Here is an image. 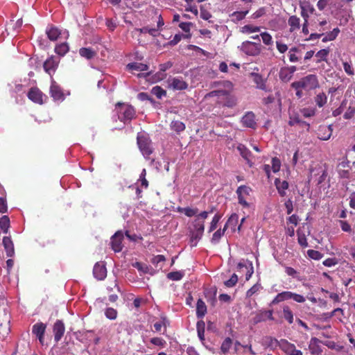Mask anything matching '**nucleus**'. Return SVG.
Returning <instances> with one entry per match:
<instances>
[{
	"mask_svg": "<svg viewBox=\"0 0 355 355\" xmlns=\"http://www.w3.org/2000/svg\"><path fill=\"white\" fill-rule=\"evenodd\" d=\"M207 217L208 212L203 211L198 214L192 221L189 227L191 242L193 243L195 241V243L192 244V245H196L197 241L202 238L205 230V220L207 219Z\"/></svg>",
	"mask_w": 355,
	"mask_h": 355,
	"instance_id": "1",
	"label": "nucleus"
},
{
	"mask_svg": "<svg viewBox=\"0 0 355 355\" xmlns=\"http://www.w3.org/2000/svg\"><path fill=\"white\" fill-rule=\"evenodd\" d=\"M216 97V104L219 106L232 108L236 106L237 100L235 96L225 89L214 90L205 96V98Z\"/></svg>",
	"mask_w": 355,
	"mask_h": 355,
	"instance_id": "2",
	"label": "nucleus"
},
{
	"mask_svg": "<svg viewBox=\"0 0 355 355\" xmlns=\"http://www.w3.org/2000/svg\"><path fill=\"white\" fill-rule=\"evenodd\" d=\"M318 87L319 82L317 76L314 74H309L291 84V87L293 89H303L308 91L313 90Z\"/></svg>",
	"mask_w": 355,
	"mask_h": 355,
	"instance_id": "3",
	"label": "nucleus"
},
{
	"mask_svg": "<svg viewBox=\"0 0 355 355\" xmlns=\"http://www.w3.org/2000/svg\"><path fill=\"white\" fill-rule=\"evenodd\" d=\"M119 119L125 123L127 121H131L135 117L136 112L135 108L130 105H125L121 103L116 104Z\"/></svg>",
	"mask_w": 355,
	"mask_h": 355,
	"instance_id": "4",
	"label": "nucleus"
},
{
	"mask_svg": "<svg viewBox=\"0 0 355 355\" xmlns=\"http://www.w3.org/2000/svg\"><path fill=\"white\" fill-rule=\"evenodd\" d=\"M137 145L142 155L147 159L153 152L152 142L150 138L143 134L139 133L137 137Z\"/></svg>",
	"mask_w": 355,
	"mask_h": 355,
	"instance_id": "5",
	"label": "nucleus"
},
{
	"mask_svg": "<svg viewBox=\"0 0 355 355\" xmlns=\"http://www.w3.org/2000/svg\"><path fill=\"white\" fill-rule=\"evenodd\" d=\"M251 192L252 189L245 185L239 186L236 191L238 197V202L243 208H249L250 207V203L248 202V200L250 197Z\"/></svg>",
	"mask_w": 355,
	"mask_h": 355,
	"instance_id": "6",
	"label": "nucleus"
},
{
	"mask_svg": "<svg viewBox=\"0 0 355 355\" xmlns=\"http://www.w3.org/2000/svg\"><path fill=\"white\" fill-rule=\"evenodd\" d=\"M254 315L252 318L251 321L253 324H257L258 323L266 322L267 320L274 321L275 318L273 316V310H265L260 309L255 311L253 313Z\"/></svg>",
	"mask_w": 355,
	"mask_h": 355,
	"instance_id": "7",
	"label": "nucleus"
},
{
	"mask_svg": "<svg viewBox=\"0 0 355 355\" xmlns=\"http://www.w3.org/2000/svg\"><path fill=\"white\" fill-rule=\"evenodd\" d=\"M261 46L260 42L256 43L246 41L243 42L241 49L245 54L254 56L260 53Z\"/></svg>",
	"mask_w": 355,
	"mask_h": 355,
	"instance_id": "8",
	"label": "nucleus"
},
{
	"mask_svg": "<svg viewBox=\"0 0 355 355\" xmlns=\"http://www.w3.org/2000/svg\"><path fill=\"white\" fill-rule=\"evenodd\" d=\"M276 341L278 343L279 348L287 355H302V352L299 349H296L295 345L289 343L288 340L282 339L279 341L276 340Z\"/></svg>",
	"mask_w": 355,
	"mask_h": 355,
	"instance_id": "9",
	"label": "nucleus"
},
{
	"mask_svg": "<svg viewBox=\"0 0 355 355\" xmlns=\"http://www.w3.org/2000/svg\"><path fill=\"white\" fill-rule=\"evenodd\" d=\"M123 240V234L121 231L116 232L111 238V246L112 249L119 252L122 250L123 245L122 241Z\"/></svg>",
	"mask_w": 355,
	"mask_h": 355,
	"instance_id": "10",
	"label": "nucleus"
},
{
	"mask_svg": "<svg viewBox=\"0 0 355 355\" xmlns=\"http://www.w3.org/2000/svg\"><path fill=\"white\" fill-rule=\"evenodd\" d=\"M332 132L331 125H320L317 131V137L320 140L327 141L331 138Z\"/></svg>",
	"mask_w": 355,
	"mask_h": 355,
	"instance_id": "11",
	"label": "nucleus"
},
{
	"mask_svg": "<svg viewBox=\"0 0 355 355\" xmlns=\"http://www.w3.org/2000/svg\"><path fill=\"white\" fill-rule=\"evenodd\" d=\"M93 275L98 280H103L107 276V269L103 262H97L93 268Z\"/></svg>",
	"mask_w": 355,
	"mask_h": 355,
	"instance_id": "12",
	"label": "nucleus"
},
{
	"mask_svg": "<svg viewBox=\"0 0 355 355\" xmlns=\"http://www.w3.org/2000/svg\"><path fill=\"white\" fill-rule=\"evenodd\" d=\"M53 331L54 334V340L58 343L61 340L65 331L64 324L62 320H58L55 322Z\"/></svg>",
	"mask_w": 355,
	"mask_h": 355,
	"instance_id": "13",
	"label": "nucleus"
},
{
	"mask_svg": "<svg viewBox=\"0 0 355 355\" xmlns=\"http://www.w3.org/2000/svg\"><path fill=\"white\" fill-rule=\"evenodd\" d=\"M46 328V324L42 322H37L33 326L32 333L39 339L41 344L44 343Z\"/></svg>",
	"mask_w": 355,
	"mask_h": 355,
	"instance_id": "14",
	"label": "nucleus"
},
{
	"mask_svg": "<svg viewBox=\"0 0 355 355\" xmlns=\"http://www.w3.org/2000/svg\"><path fill=\"white\" fill-rule=\"evenodd\" d=\"M168 85L174 90H183L188 87L187 83L182 78L177 77L168 79Z\"/></svg>",
	"mask_w": 355,
	"mask_h": 355,
	"instance_id": "15",
	"label": "nucleus"
},
{
	"mask_svg": "<svg viewBox=\"0 0 355 355\" xmlns=\"http://www.w3.org/2000/svg\"><path fill=\"white\" fill-rule=\"evenodd\" d=\"M241 123L243 126L255 129L257 123L255 121V115L252 112H247L241 119Z\"/></svg>",
	"mask_w": 355,
	"mask_h": 355,
	"instance_id": "16",
	"label": "nucleus"
},
{
	"mask_svg": "<svg viewBox=\"0 0 355 355\" xmlns=\"http://www.w3.org/2000/svg\"><path fill=\"white\" fill-rule=\"evenodd\" d=\"M28 97L34 103H43V93L37 87H32L28 93Z\"/></svg>",
	"mask_w": 355,
	"mask_h": 355,
	"instance_id": "17",
	"label": "nucleus"
},
{
	"mask_svg": "<svg viewBox=\"0 0 355 355\" xmlns=\"http://www.w3.org/2000/svg\"><path fill=\"white\" fill-rule=\"evenodd\" d=\"M50 93L51 97L55 101H63L64 96L61 87L58 85L55 82H53L50 87Z\"/></svg>",
	"mask_w": 355,
	"mask_h": 355,
	"instance_id": "18",
	"label": "nucleus"
},
{
	"mask_svg": "<svg viewBox=\"0 0 355 355\" xmlns=\"http://www.w3.org/2000/svg\"><path fill=\"white\" fill-rule=\"evenodd\" d=\"M58 61L56 60L53 57H51L49 59H47L43 64L44 71L49 75H51L55 71V70L58 68Z\"/></svg>",
	"mask_w": 355,
	"mask_h": 355,
	"instance_id": "19",
	"label": "nucleus"
},
{
	"mask_svg": "<svg viewBox=\"0 0 355 355\" xmlns=\"http://www.w3.org/2000/svg\"><path fill=\"white\" fill-rule=\"evenodd\" d=\"M3 245L6 250L7 257H11L15 254V248L13 242L10 236L3 238Z\"/></svg>",
	"mask_w": 355,
	"mask_h": 355,
	"instance_id": "20",
	"label": "nucleus"
},
{
	"mask_svg": "<svg viewBox=\"0 0 355 355\" xmlns=\"http://www.w3.org/2000/svg\"><path fill=\"white\" fill-rule=\"evenodd\" d=\"M275 185L279 196L282 197L285 196L286 194V191L288 189V182L286 180L281 181L280 179L276 178L275 180Z\"/></svg>",
	"mask_w": 355,
	"mask_h": 355,
	"instance_id": "21",
	"label": "nucleus"
},
{
	"mask_svg": "<svg viewBox=\"0 0 355 355\" xmlns=\"http://www.w3.org/2000/svg\"><path fill=\"white\" fill-rule=\"evenodd\" d=\"M251 76L253 78V81L256 84L257 88L263 91L268 90L266 80L263 79L262 76L257 73H252Z\"/></svg>",
	"mask_w": 355,
	"mask_h": 355,
	"instance_id": "22",
	"label": "nucleus"
},
{
	"mask_svg": "<svg viewBox=\"0 0 355 355\" xmlns=\"http://www.w3.org/2000/svg\"><path fill=\"white\" fill-rule=\"evenodd\" d=\"M170 128L176 134L180 135L186 129L185 124L179 120H173L170 123Z\"/></svg>",
	"mask_w": 355,
	"mask_h": 355,
	"instance_id": "23",
	"label": "nucleus"
},
{
	"mask_svg": "<svg viewBox=\"0 0 355 355\" xmlns=\"http://www.w3.org/2000/svg\"><path fill=\"white\" fill-rule=\"evenodd\" d=\"M48 38L51 41H56L61 35V31L55 26H50L46 31Z\"/></svg>",
	"mask_w": 355,
	"mask_h": 355,
	"instance_id": "24",
	"label": "nucleus"
},
{
	"mask_svg": "<svg viewBox=\"0 0 355 355\" xmlns=\"http://www.w3.org/2000/svg\"><path fill=\"white\" fill-rule=\"evenodd\" d=\"M207 313V306L202 299H198L196 304V316L202 318Z\"/></svg>",
	"mask_w": 355,
	"mask_h": 355,
	"instance_id": "25",
	"label": "nucleus"
},
{
	"mask_svg": "<svg viewBox=\"0 0 355 355\" xmlns=\"http://www.w3.org/2000/svg\"><path fill=\"white\" fill-rule=\"evenodd\" d=\"M355 116V99L350 100L349 105L343 117L345 119H352Z\"/></svg>",
	"mask_w": 355,
	"mask_h": 355,
	"instance_id": "26",
	"label": "nucleus"
},
{
	"mask_svg": "<svg viewBox=\"0 0 355 355\" xmlns=\"http://www.w3.org/2000/svg\"><path fill=\"white\" fill-rule=\"evenodd\" d=\"M127 69L131 71H145L148 69V66L140 62L129 63L126 66Z\"/></svg>",
	"mask_w": 355,
	"mask_h": 355,
	"instance_id": "27",
	"label": "nucleus"
},
{
	"mask_svg": "<svg viewBox=\"0 0 355 355\" xmlns=\"http://www.w3.org/2000/svg\"><path fill=\"white\" fill-rule=\"evenodd\" d=\"M238 150L240 152L241 155L247 160L248 163L251 166L252 164L250 162V157L252 155L251 152L243 144H239L237 147Z\"/></svg>",
	"mask_w": 355,
	"mask_h": 355,
	"instance_id": "28",
	"label": "nucleus"
},
{
	"mask_svg": "<svg viewBox=\"0 0 355 355\" xmlns=\"http://www.w3.org/2000/svg\"><path fill=\"white\" fill-rule=\"evenodd\" d=\"M279 76V79L282 82L288 83L291 80L293 75L290 73L287 68L284 67L280 69Z\"/></svg>",
	"mask_w": 355,
	"mask_h": 355,
	"instance_id": "29",
	"label": "nucleus"
},
{
	"mask_svg": "<svg viewBox=\"0 0 355 355\" xmlns=\"http://www.w3.org/2000/svg\"><path fill=\"white\" fill-rule=\"evenodd\" d=\"M80 56L87 60L93 58L96 55V52L92 48H81L79 50Z\"/></svg>",
	"mask_w": 355,
	"mask_h": 355,
	"instance_id": "30",
	"label": "nucleus"
},
{
	"mask_svg": "<svg viewBox=\"0 0 355 355\" xmlns=\"http://www.w3.org/2000/svg\"><path fill=\"white\" fill-rule=\"evenodd\" d=\"M283 316L289 324H292L293 322V313L288 305H284L283 306Z\"/></svg>",
	"mask_w": 355,
	"mask_h": 355,
	"instance_id": "31",
	"label": "nucleus"
},
{
	"mask_svg": "<svg viewBox=\"0 0 355 355\" xmlns=\"http://www.w3.org/2000/svg\"><path fill=\"white\" fill-rule=\"evenodd\" d=\"M329 52L330 50L329 49H323L318 51L315 54V56L318 58L316 60V63H320L322 61L327 62Z\"/></svg>",
	"mask_w": 355,
	"mask_h": 355,
	"instance_id": "32",
	"label": "nucleus"
},
{
	"mask_svg": "<svg viewBox=\"0 0 355 355\" xmlns=\"http://www.w3.org/2000/svg\"><path fill=\"white\" fill-rule=\"evenodd\" d=\"M69 50L67 42L59 44L55 47V52L60 56H64Z\"/></svg>",
	"mask_w": 355,
	"mask_h": 355,
	"instance_id": "33",
	"label": "nucleus"
},
{
	"mask_svg": "<svg viewBox=\"0 0 355 355\" xmlns=\"http://www.w3.org/2000/svg\"><path fill=\"white\" fill-rule=\"evenodd\" d=\"M178 211L180 213H184L188 217L196 216L198 212V208H191V207H178Z\"/></svg>",
	"mask_w": 355,
	"mask_h": 355,
	"instance_id": "34",
	"label": "nucleus"
},
{
	"mask_svg": "<svg viewBox=\"0 0 355 355\" xmlns=\"http://www.w3.org/2000/svg\"><path fill=\"white\" fill-rule=\"evenodd\" d=\"M340 33V29L338 28H335L333 31L327 33L324 37L322 39L323 42H327L329 41L334 40Z\"/></svg>",
	"mask_w": 355,
	"mask_h": 355,
	"instance_id": "35",
	"label": "nucleus"
},
{
	"mask_svg": "<svg viewBox=\"0 0 355 355\" xmlns=\"http://www.w3.org/2000/svg\"><path fill=\"white\" fill-rule=\"evenodd\" d=\"M300 18L296 15H293L289 17L288 23L291 26V31H294L295 30L300 28Z\"/></svg>",
	"mask_w": 355,
	"mask_h": 355,
	"instance_id": "36",
	"label": "nucleus"
},
{
	"mask_svg": "<svg viewBox=\"0 0 355 355\" xmlns=\"http://www.w3.org/2000/svg\"><path fill=\"white\" fill-rule=\"evenodd\" d=\"M315 104L319 107H322L327 102V96L325 93L322 92L317 94L315 97Z\"/></svg>",
	"mask_w": 355,
	"mask_h": 355,
	"instance_id": "37",
	"label": "nucleus"
},
{
	"mask_svg": "<svg viewBox=\"0 0 355 355\" xmlns=\"http://www.w3.org/2000/svg\"><path fill=\"white\" fill-rule=\"evenodd\" d=\"M300 52V50L297 47H292L288 51V57L289 61L291 62H296L300 60L299 56H297V53Z\"/></svg>",
	"mask_w": 355,
	"mask_h": 355,
	"instance_id": "38",
	"label": "nucleus"
},
{
	"mask_svg": "<svg viewBox=\"0 0 355 355\" xmlns=\"http://www.w3.org/2000/svg\"><path fill=\"white\" fill-rule=\"evenodd\" d=\"M0 227L3 232L6 234L8 232L10 227V219L7 216H3L0 218Z\"/></svg>",
	"mask_w": 355,
	"mask_h": 355,
	"instance_id": "39",
	"label": "nucleus"
},
{
	"mask_svg": "<svg viewBox=\"0 0 355 355\" xmlns=\"http://www.w3.org/2000/svg\"><path fill=\"white\" fill-rule=\"evenodd\" d=\"M184 275L183 271H174L167 274V278L173 281H179L182 279Z\"/></svg>",
	"mask_w": 355,
	"mask_h": 355,
	"instance_id": "40",
	"label": "nucleus"
},
{
	"mask_svg": "<svg viewBox=\"0 0 355 355\" xmlns=\"http://www.w3.org/2000/svg\"><path fill=\"white\" fill-rule=\"evenodd\" d=\"M248 13V10L235 11L231 15L232 21L234 22L239 21L242 20L243 19H244Z\"/></svg>",
	"mask_w": 355,
	"mask_h": 355,
	"instance_id": "41",
	"label": "nucleus"
},
{
	"mask_svg": "<svg viewBox=\"0 0 355 355\" xmlns=\"http://www.w3.org/2000/svg\"><path fill=\"white\" fill-rule=\"evenodd\" d=\"M151 93L157 98H162V96L166 95V92L159 86L153 87L151 89Z\"/></svg>",
	"mask_w": 355,
	"mask_h": 355,
	"instance_id": "42",
	"label": "nucleus"
},
{
	"mask_svg": "<svg viewBox=\"0 0 355 355\" xmlns=\"http://www.w3.org/2000/svg\"><path fill=\"white\" fill-rule=\"evenodd\" d=\"M205 322L202 320L197 322L198 336L202 341L205 340Z\"/></svg>",
	"mask_w": 355,
	"mask_h": 355,
	"instance_id": "43",
	"label": "nucleus"
},
{
	"mask_svg": "<svg viewBox=\"0 0 355 355\" xmlns=\"http://www.w3.org/2000/svg\"><path fill=\"white\" fill-rule=\"evenodd\" d=\"M243 268H245L246 270H247V272H246V275H245V279L248 281L250 279L254 270H253V267L252 266V264H250V268H248L245 263H239L238 265H237V268L241 270Z\"/></svg>",
	"mask_w": 355,
	"mask_h": 355,
	"instance_id": "44",
	"label": "nucleus"
},
{
	"mask_svg": "<svg viewBox=\"0 0 355 355\" xmlns=\"http://www.w3.org/2000/svg\"><path fill=\"white\" fill-rule=\"evenodd\" d=\"M221 217H222V215H220L219 214H215V216L213 217V218L211 220V222L210 223L209 232H211L214 230L216 229L217 225H218V222L220 221Z\"/></svg>",
	"mask_w": 355,
	"mask_h": 355,
	"instance_id": "45",
	"label": "nucleus"
},
{
	"mask_svg": "<svg viewBox=\"0 0 355 355\" xmlns=\"http://www.w3.org/2000/svg\"><path fill=\"white\" fill-rule=\"evenodd\" d=\"M232 344V340L230 338H226L223 342L220 349L223 354L228 352Z\"/></svg>",
	"mask_w": 355,
	"mask_h": 355,
	"instance_id": "46",
	"label": "nucleus"
},
{
	"mask_svg": "<svg viewBox=\"0 0 355 355\" xmlns=\"http://www.w3.org/2000/svg\"><path fill=\"white\" fill-rule=\"evenodd\" d=\"M224 234H225V230H222L221 229L216 230L213 234L212 238L211 239V243L217 244Z\"/></svg>",
	"mask_w": 355,
	"mask_h": 355,
	"instance_id": "47",
	"label": "nucleus"
},
{
	"mask_svg": "<svg viewBox=\"0 0 355 355\" xmlns=\"http://www.w3.org/2000/svg\"><path fill=\"white\" fill-rule=\"evenodd\" d=\"M262 286L260 284L257 283L254 286H252L248 291L246 292V297H250L255 293H257L261 289Z\"/></svg>",
	"mask_w": 355,
	"mask_h": 355,
	"instance_id": "48",
	"label": "nucleus"
},
{
	"mask_svg": "<svg viewBox=\"0 0 355 355\" xmlns=\"http://www.w3.org/2000/svg\"><path fill=\"white\" fill-rule=\"evenodd\" d=\"M105 315L110 320H115L117 318L118 312L113 308H107L105 311Z\"/></svg>",
	"mask_w": 355,
	"mask_h": 355,
	"instance_id": "49",
	"label": "nucleus"
},
{
	"mask_svg": "<svg viewBox=\"0 0 355 355\" xmlns=\"http://www.w3.org/2000/svg\"><path fill=\"white\" fill-rule=\"evenodd\" d=\"M307 254L311 259L314 260H320L323 257V254L320 252L315 250H309Z\"/></svg>",
	"mask_w": 355,
	"mask_h": 355,
	"instance_id": "50",
	"label": "nucleus"
},
{
	"mask_svg": "<svg viewBox=\"0 0 355 355\" xmlns=\"http://www.w3.org/2000/svg\"><path fill=\"white\" fill-rule=\"evenodd\" d=\"M343 69H344L345 72L348 76H352L354 75V73H355L354 69L351 63H349L348 62H343Z\"/></svg>",
	"mask_w": 355,
	"mask_h": 355,
	"instance_id": "51",
	"label": "nucleus"
},
{
	"mask_svg": "<svg viewBox=\"0 0 355 355\" xmlns=\"http://www.w3.org/2000/svg\"><path fill=\"white\" fill-rule=\"evenodd\" d=\"M259 31H260L259 26H255L248 24V25H245L243 27H242L243 33H251L259 32Z\"/></svg>",
	"mask_w": 355,
	"mask_h": 355,
	"instance_id": "52",
	"label": "nucleus"
},
{
	"mask_svg": "<svg viewBox=\"0 0 355 355\" xmlns=\"http://www.w3.org/2000/svg\"><path fill=\"white\" fill-rule=\"evenodd\" d=\"M200 16L204 20H209L212 15L203 6L200 8Z\"/></svg>",
	"mask_w": 355,
	"mask_h": 355,
	"instance_id": "53",
	"label": "nucleus"
},
{
	"mask_svg": "<svg viewBox=\"0 0 355 355\" xmlns=\"http://www.w3.org/2000/svg\"><path fill=\"white\" fill-rule=\"evenodd\" d=\"M263 44L266 45H271L272 44V36L267 32H263L260 34Z\"/></svg>",
	"mask_w": 355,
	"mask_h": 355,
	"instance_id": "54",
	"label": "nucleus"
},
{
	"mask_svg": "<svg viewBox=\"0 0 355 355\" xmlns=\"http://www.w3.org/2000/svg\"><path fill=\"white\" fill-rule=\"evenodd\" d=\"M272 170L274 173H277L279 171L280 167H281V162L279 158L277 157H272Z\"/></svg>",
	"mask_w": 355,
	"mask_h": 355,
	"instance_id": "55",
	"label": "nucleus"
},
{
	"mask_svg": "<svg viewBox=\"0 0 355 355\" xmlns=\"http://www.w3.org/2000/svg\"><path fill=\"white\" fill-rule=\"evenodd\" d=\"M238 282V277L236 274H233L231 277L224 282L225 286L228 288L233 287Z\"/></svg>",
	"mask_w": 355,
	"mask_h": 355,
	"instance_id": "56",
	"label": "nucleus"
},
{
	"mask_svg": "<svg viewBox=\"0 0 355 355\" xmlns=\"http://www.w3.org/2000/svg\"><path fill=\"white\" fill-rule=\"evenodd\" d=\"M166 261V258L164 255L159 254L154 256L151 260L150 262L155 266L157 267L159 263L161 262H164Z\"/></svg>",
	"mask_w": 355,
	"mask_h": 355,
	"instance_id": "57",
	"label": "nucleus"
},
{
	"mask_svg": "<svg viewBox=\"0 0 355 355\" xmlns=\"http://www.w3.org/2000/svg\"><path fill=\"white\" fill-rule=\"evenodd\" d=\"M297 241L299 244L303 247L306 248L308 246V243L306 241V238L304 234H301L299 231H297Z\"/></svg>",
	"mask_w": 355,
	"mask_h": 355,
	"instance_id": "58",
	"label": "nucleus"
},
{
	"mask_svg": "<svg viewBox=\"0 0 355 355\" xmlns=\"http://www.w3.org/2000/svg\"><path fill=\"white\" fill-rule=\"evenodd\" d=\"M339 224L341 230L345 232L350 233L352 232L351 225L346 220H339Z\"/></svg>",
	"mask_w": 355,
	"mask_h": 355,
	"instance_id": "59",
	"label": "nucleus"
},
{
	"mask_svg": "<svg viewBox=\"0 0 355 355\" xmlns=\"http://www.w3.org/2000/svg\"><path fill=\"white\" fill-rule=\"evenodd\" d=\"M138 31L141 33H149L152 36H156L157 30L156 28H149L148 27H143L141 28L138 29Z\"/></svg>",
	"mask_w": 355,
	"mask_h": 355,
	"instance_id": "60",
	"label": "nucleus"
},
{
	"mask_svg": "<svg viewBox=\"0 0 355 355\" xmlns=\"http://www.w3.org/2000/svg\"><path fill=\"white\" fill-rule=\"evenodd\" d=\"M338 259L335 257L328 258L322 262L323 265L327 267H331L336 266V264H338Z\"/></svg>",
	"mask_w": 355,
	"mask_h": 355,
	"instance_id": "61",
	"label": "nucleus"
},
{
	"mask_svg": "<svg viewBox=\"0 0 355 355\" xmlns=\"http://www.w3.org/2000/svg\"><path fill=\"white\" fill-rule=\"evenodd\" d=\"M150 343L155 345L159 346V347H164L166 345V341L158 337H155L150 339Z\"/></svg>",
	"mask_w": 355,
	"mask_h": 355,
	"instance_id": "62",
	"label": "nucleus"
},
{
	"mask_svg": "<svg viewBox=\"0 0 355 355\" xmlns=\"http://www.w3.org/2000/svg\"><path fill=\"white\" fill-rule=\"evenodd\" d=\"M239 220V216L236 214H232L227 220V223L230 226L235 227Z\"/></svg>",
	"mask_w": 355,
	"mask_h": 355,
	"instance_id": "63",
	"label": "nucleus"
},
{
	"mask_svg": "<svg viewBox=\"0 0 355 355\" xmlns=\"http://www.w3.org/2000/svg\"><path fill=\"white\" fill-rule=\"evenodd\" d=\"M276 46L280 53H284L288 50V46L280 41L276 42Z\"/></svg>",
	"mask_w": 355,
	"mask_h": 355,
	"instance_id": "64",
	"label": "nucleus"
}]
</instances>
